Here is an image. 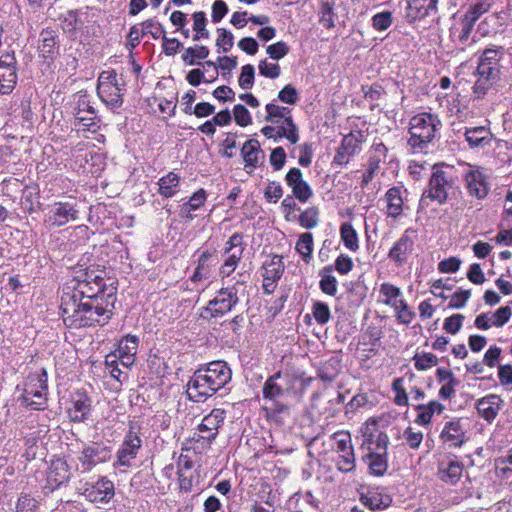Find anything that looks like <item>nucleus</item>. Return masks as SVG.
Instances as JSON below:
<instances>
[{
	"instance_id": "5701e85b",
	"label": "nucleus",
	"mask_w": 512,
	"mask_h": 512,
	"mask_svg": "<svg viewBox=\"0 0 512 512\" xmlns=\"http://www.w3.org/2000/svg\"><path fill=\"white\" fill-rule=\"evenodd\" d=\"M439 0H406L405 18L414 23L438 14Z\"/></svg>"
},
{
	"instance_id": "3c124183",
	"label": "nucleus",
	"mask_w": 512,
	"mask_h": 512,
	"mask_svg": "<svg viewBox=\"0 0 512 512\" xmlns=\"http://www.w3.org/2000/svg\"><path fill=\"white\" fill-rule=\"evenodd\" d=\"M340 236L343 244L349 250L355 252L358 250V235L350 223H343L340 227Z\"/></svg>"
},
{
	"instance_id": "2eb2a0df",
	"label": "nucleus",
	"mask_w": 512,
	"mask_h": 512,
	"mask_svg": "<svg viewBox=\"0 0 512 512\" xmlns=\"http://www.w3.org/2000/svg\"><path fill=\"white\" fill-rule=\"evenodd\" d=\"M77 459L81 471L89 472L97 465L111 459V448L103 443L93 442L83 446Z\"/></svg>"
},
{
	"instance_id": "864d4df0",
	"label": "nucleus",
	"mask_w": 512,
	"mask_h": 512,
	"mask_svg": "<svg viewBox=\"0 0 512 512\" xmlns=\"http://www.w3.org/2000/svg\"><path fill=\"white\" fill-rule=\"evenodd\" d=\"M504 49L503 47L499 46L496 48H487L483 51L482 55L479 58L480 64L487 65V66H495L497 68H500V60L503 57Z\"/></svg>"
},
{
	"instance_id": "49530a36",
	"label": "nucleus",
	"mask_w": 512,
	"mask_h": 512,
	"mask_svg": "<svg viewBox=\"0 0 512 512\" xmlns=\"http://www.w3.org/2000/svg\"><path fill=\"white\" fill-rule=\"evenodd\" d=\"M493 5L492 0H474L462 16V18L475 24L477 20L487 13Z\"/></svg>"
},
{
	"instance_id": "f03ea898",
	"label": "nucleus",
	"mask_w": 512,
	"mask_h": 512,
	"mask_svg": "<svg viewBox=\"0 0 512 512\" xmlns=\"http://www.w3.org/2000/svg\"><path fill=\"white\" fill-rule=\"evenodd\" d=\"M312 378L306 377L299 371H278L269 376L262 387L264 400L275 401L285 397L299 399L307 387L311 384Z\"/></svg>"
},
{
	"instance_id": "bf43d9fd",
	"label": "nucleus",
	"mask_w": 512,
	"mask_h": 512,
	"mask_svg": "<svg viewBox=\"0 0 512 512\" xmlns=\"http://www.w3.org/2000/svg\"><path fill=\"white\" fill-rule=\"evenodd\" d=\"M414 366L419 371L427 370L438 363V358L432 353H416L413 357Z\"/></svg>"
},
{
	"instance_id": "b1692460",
	"label": "nucleus",
	"mask_w": 512,
	"mask_h": 512,
	"mask_svg": "<svg viewBox=\"0 0 512 512\" xmlns=\"http://www.w3.org/2000/svg\"><path fill=\"white\" fill-rule=\"evenodd\" d=\"M440 440L447 448H460L466 443V431L459 418L447 421L440 433Z\"/></svg>"
},
{
	"instance_id": "6e6d98bb",
	"label": "nucleus",
	"mask_w": 512,
	"mask_h": 512,
	"mask_svg": "<svg viewBox=\"0 0 512 512\" xmlns=\"http://www.w3.org/2000/svg\"><path fill=\"white\" fill-rule=\"evenodd\" d=\"M206 14L203 11H198L193 14V30L196 34L193 37L194 41H199L201 38H209V31L206 29Z\"/></svg>"
},
{
	"instance_id": "412c9836",
	"label": "nucleus",
	"mask_w": 512,
	"mask_h": 512,
	"mask_svg": "<svg viewBox=\"0 0 512 512\" xmlns=\"http://www.w3.org/2000/svg\"><path fill=\"white\" fill-rule=\"evenodd\" d=\"M80 296L78 292H64L61 298L60 310L62 312V320H86V316L79 315L81 312H91L92 304L79 302Z\"/></svg>"
},
{
	"instance_id": "6ab92c4d",
	"label": "nucleus",
	"mask_w": 512,
	"mask_h": 512,
	"mask_svg": "<svg viewBox=\"0 0 512 512\" xmlns=\"http://www.w3.org/2000/svg\"><path fill=\"white\" fill-rule=\"evenodd\" d=\"M261 270V275L263 277V291L265 294L270 295L275 291L277 287V282L280 280L285 270V265L282 256H269L263 262Z\"/></svg>"
},
{
	"instance_id": "bb28decb",
	"label": "nucleus",
	"mask_w": 512,
	"mask_h": 512,
	"mask_svg": "<svg viewBox=\"0 0 512 512\" xmlns=\"http://www.w3.org/2000/svg\"><path fill=\"white\" fill-rule=\"evenodd\" d=\"M261 132L265 137L273 139L275 142L286 138L291 144H296L300 139L297 125L289 118L286 120V125L264 126Z\"/></svg>"
},
{
	"instance_id": "58836bf2",
	"label": "nucleus",
	"mask_w": 512,
	"mask_h": 512,
	"mask_svg": "<svg viewBox=\"0 0 512 512\" xmlns=\"http://www.w3.org/2000/svg\"><path fill=\"white\" fill-rule=\"evenodd\" d=\"M464 136L470 148H484L491 143V132L485 126L465 128Z\"/></svg>"
},
{
	"instance_id": "39448f33",
	"label": "nucleus",
	"mask_w": 512,
	"mask_h": 512,
	"mask_svg": "<svg viewBox=\"0 0 512 512\" xmlns=\"http://www.w3.org/2000/svg\"><path fill=\"white\" fill-rule=\"evenodd\" d=\"M362 436L361 449L367 451L362 460L367 464L370 474L383 476L388 469V435L384 432L375 434L366 427Z\"/></svg>"
},
{
	"instance_id": "69168bd1",
	"label": "nucleus",
	"mask_w": 512,
	"mask_h": 512,
	"mask_svg": "<svg viewBox=\"0 0 512 512\" xmlns=\"http://www.w3.org/2000/svg\"><path fill=\"white\" fill-rule=\"evenodd\" d=\"M392 24V13L390 11H383L375 14L372 17V27L377 31H385Z\"/></svg>"
},
{
	"instance_id": "79ce46f5",
	"label": "nucleus",
	"mask_w": 512,
	"mask_h": 512,
	"mask_svg": "<svg viewBox=\"0 0 512 512\" xmlns=\"http://www.w3.org/2000/svg\"><path fill=\"white\" fill-rule=\"evenodd\" d=\"M214 256L215 251L210 250H206L200 254L198 258L197 267L195 268V271L191 276V281L200 282L202 280H207L211 277L212 265L210 261Z\"/></svg>"
},
{
	"instance_id": "dca6fc26",
	"label": "nucleus",
	"mask_w": 512,
	"mask_h": 512,
	"mask_svg": "<svg viewBox=\"0 0 512 512\" xmlns=\"http://www.w3.org/2000/svg\"><path fill=\"white\" fill-rule=\"evenodd\" d=\"M416 238L417 231L413 228H407L390 248L388 258L398 267L406 264L414 251Z\"/></svg>"
},
{
	"instance_id": "13d9d810",
	"label": "nucleus",
	"mask_w": 512,
	"mask_h": 512,
	"mask_svg": "<svg viewBox=\"0 0 512 512\" xmlns=\"http://www.w3.org/2000/svg\"><path fill=\"white\" fill-rule=\"evenodd\" d=\"M299 223L305 229L315 228L319 223V210L312 206L301 212L299 215Z\"/></svg>"
},
{
	"instance_id": "603ef678",
	"label": "nucleus",
	"mask_w": 512,
	"mask_h": 512,
	"mask_svg": "<svg viewBox=\"0 0 512 512\" xmlns=\"http://www.w3.org/2000/svg\"><path fill=\"white\" fill-rule=\"evenodd\" d=\"M331 272L332 266H326L320 272V288L325 294L334 296L337 292V280L334 276L329 274Z\"/></svg>"
},
{
	"instance_id": "c85d7f7f",
	"label": "nucleus",
	"mask_w": 512,
	"mask_h": 512,
	"mask_svg": "<svg viewBox=\"0 0 512 512\" xmlns=\"http://www.w3.org/2000/svg\"><path fill=\"white\" fill-rule=\"evenodd\" d=\"M92 401L90 397L84 393L77 391L68 408V416L72 422L81 423L86 421L91 414Z\"/></svg>"
},
{
	"instance_id": "cd10ccee",
	"label": "nucleus",
	"mask_w": 512,
	"mask_h": 512,
	"mask_svg": "<svg viewBox=\"0 0 512 512\" xmlns=\"http://www.w3.org/2000/svg\"><path fill=\"white\" fill-rule=\"evenodd\" d=\"M241 156L245 162L244 169L249 174L263 164L265 157L260 143L256 139H249L243 144Z\"/></svg>"
},
{
	"instance_id": "72a5a7b5",
	"label": "nucleus",
	"mask_w": 512,
	"mask_h": 512,
	"mask_svg": "<svg viewBox=\"0 0 512 512\" xmlns=\"http://www.w3.org/2000/svg\"><path fill=\"white\" fill-rule=\"evenodd\" d=\"M503 404V400L496 394L487 395L479 399L476 408L479 415L487 422H492L498 415Z\"/></svg>"
},
{
	"instance_id": "de8ad7c7",
	"label": "nucleus",
	"mask_w": 512,
	"mask_h": 512,
	"mask_svg": "<svg viewBox=\"0 0 512 512\" xmlns=\"http://www.w3.org/2000/svg\"><path fill=\"white\" fill-rule=\"evenodd\" d=\"M335 0H321L319 7V22L327 29L335 27Z\"/></svg>"
},
{
	"instance_id": "f3484780",
	"label": "nucleus",
	"mask_w": 512,
	"mask_h": 512,
	"mask_svg": "<svg viewBox=\"0 0 512 512\" xmlns=\"http://www.w3.org/2000/svg\"><path fill=\"white\" fill-rule=\"evenodd\" d=\"M379 292L383 297L382 302L393 307L397 320H410L415 316V312L402 299V293L398 287L390 283H383Z\"/></svg>"
},
{
	"instance_id": "e2e57ef3",
	"label": "nucleus",
	"mask_w": 512,
	"mask_h": 512,
	"mask_svg": "<svg viewBox=\"0 0 512 512\" xmlns=\"http://www.w3.org/2000/svg\"><path fill=\"white\" fill-rule=\"evenodd\" d=\"M218 38L216 40V46L222 50V52H228L234 44L233 34L225 28L217 29Z\"/></svg>"
},
{
	"instance_id": "c9c22d12",
	"label": "nucleus",
	"mask_w": 512,
	"mask_h": 512,
	"mask_svg": "<svg viewBox=\"0 0 512 512\" xmlns=\"http://www.w3.org/2000/svg\"><path fill=\"white\" fill-rule=\"evenodd\" d=\"M477 73L479 77L474 84V92L477 94H485L492 83L499 78L500 68L478 63Z\"/></svg>"
},
{
	"instance_id": "2f4dec72",
	"label": "nucleus",
	"mask_w": 512,
	"mask_h": 512,
	"mask_svg": "<svg viewBox=\"0 0 512 512\" xmlns=\"http://www.w3.org/2000/svg\"><path fill=\"white\" fill-rule=\"evenodd\" d=\"M105 279V271L89 267L85 270H80L78 275L71 281V286L67 288H73L78 293H86L89 291V285L94 282L103 281Z\"/></svg>"
},
{
	"instance_id": "052dcab7",
	"label": "nucleus",
	"mask_w": 512,
	"mask_h": 512,
	"mask_svg": "<svg viewBox=\"0 0 512 512\" xmlns=\"http://www.w3.org/2000/svg\"><path fill=\"white\" fill-rule=\"evenodd\" d=\"M495 470L500 477H508L512 473V448L506 455L495 459Z\"/></svg>"
},
{
	"instance_id": "7ed1b4c3",
	"label": "nucleus",
	"mask_w": 512,
	"mask_h": 512,
	"mask_svg": "<svg viewBox=\"0 0 512 512\" xmlns=\"http://www.w3.org/2000/svg\"><path fill=\"white\" fill-rule=\"evenodd\" d=\"M455 191L461 194L453 167L445 163H437L432 168L428 186L420 198V205L428 206L427 200L444 205L450 194Z\"/></svg>"
},
{
	"instance_id": "338daca9",
	"label": "nucleus",
	"mask_w": 512,
	"mask_h": 512,
	"mask_svg": "<svg viewBox=\"0 0 512 512\" xmlns=\"http://www.w3.org/2000/svg\"><path fill=\"white\" fill-rule=\"evenodd\" d=\"M259 73L267 78L276 79L281 74V68L277 63L268 62L267 59L261 60L258 65Z\"/></svg>"
},
{
	"instance_id": "4c0bfd02",
	"label": "nucleus",
	"mask_w": 512,
	"mask_h": 512,
	"mask_svg": "<svg viewBox=\"0 0 512 512\" xmlns=\"http://www.w3.org/2000/svg\"><path fill=\"white\" fill-rule=\"evenodd\" d=\"M414 409L418 411L415 423L425 426L431 423L434 414H442L445 406L437 400H432L427 404H415Z\"/></svg>"
},
{
	"instance_id": "a211bd4d",
	"label": "nucleus",
	"mask_w": 512,
	"mask_h": 512,
	"mask_svg": "<svg viewBox=\"0 0 512 512\" xmlns=\"http://www.w3.org/2000/svg\"><path fill=\"white\" fill-rule=\"evenodd\" d=\"M78 491L93 503H107L115 494L114 483L106 477L94 483H83L78 487Z\"/></svg>"
},
{
	"instance_id": "ea45409f",
	"label": "nucleus",
	"mask_w": 512,
	"mask_h": 512,
	"mask_svg": "<svg viewBox=\"0 0 512 512\" xmlns=\"http://www.w3.org/2000/svg\"><path fill=\"white\" fill-rule=\"evenodd\" d=\"M361 503L372 511L383 510L390 506L392 499L378 489L368 490L360 496Z\"/></svg>"
},
{
	"instance_id": "774afa93",
	"label": "nucleus",
	"mask_w": 512,
	"mask_h": 512,
	"mask_svg": "<svg viewBox=\"0 0 512 512\" xmlns=\"http://www.w3.org/2000/svg\"><path fill=\"white\" fill-rule=\"evenodd\" d=\"M38 502L29 494H21L16 503L15 512H35Z\"/></svg>"
},
{
	"instance_id": "c756f323",
	"label": "nucleus",
	"mask_w": 512,
	"mask_h": 512,
	"mask_svg": "<svg viewBox=\"0 0 512 512\" xmlns=\"http://www.w3.org/2000/svg\"><path fill=\"white\" fill-rule=\"evenodd\" d=\"M59 54V36L56 30L47 27L40 33L39 55L53 61Z\"/></svg>"
},
{
	"instance_id": "6e6552de",
	"label": "nucleus",
	"mask_w": 512,
	"mask_h": 512,
	"mask_svg": "<svg viewBox=\"0 0 512 512\" xmlns=\"http://www.w3.org/2000/svg\"><path fill=\"white\" fill-rule=\"evenodd\" d=\"M125 92L124 83H119L115 70L102 71L97 80V95L110 109H118L123 105Z\"/></svg>"
},
{
	"instance_id": "393cba45",
	"label": "nucleus",
	"mask_w": 512,
	"mask_h": 512,
	"mask_svg": "<svg viewBox=\"0 0 512 512\" xmlns=\"http://www.w3.org/2000/svg\"><path fill=\"white\" fill-rule=\"evenodd\" d=\"M142 447V440L137 433L130 430L124 437L123 443L117 451L114 466L130 467L131 461L137 457Z\"/></svg>"
},
{
	"instance_id": "9d476101",
	"label": "nucleus",
	"mask_w": 512,
	"mask_h": 512,
	"mask_svg": "<svg viewBox=\"0 0 512 512\" xmlns=\"http://www.w3.org/2000/svg\"><path fill=\"white\" fill-rule=\"evenodd\" d=\"M226 417L224 409L215 408L206 415L197 426L196 431L190 437L191 442L200 443L203 448H210L218 435L219 428L223 425Z\"/></svg>"
},
{
	"instance_id": "a19ab883",
	"label": "nucleus",
	"mask_w": 512,
	"mask_h": 512,
	"mask_svg": "<svg viewBox=\"0 0 512 512\" xmlns=\"http://www.w3.org/2000/svg\"><path fill=\"white\" fill-rule=\"evenodd\" d=\"M57 20L60 22L62 31L69 37H75L77 31L81 27V21L79 18V10L71 9L64 13H61Z\"/></svg>"
},
{
	"instance_id": "e433bc0d",
	"label": "nucleus",
	"mask_w": 512,
	"mask_h": 512,
	"mask_svg": "<svg viewBox=\"0 0 512 512\" xmlns=\"http://www.w3.org/2000/svg\"><path fill=\"white\" fill-rule=\"evenodd\" d=\"M70 471L66 461L62 458L52 459L47 472V479L50 483L60 486L70 479Z\"/></svg>"
},
{
	"instance_id": "a18cd8bd",
	"label": "nucleus",
	"mask_w": 512,
	"mask_h": 512,
	"mask_svg": "<svg viewBox=\"0 0 512 512\" xmlns=\"http://www.w3.org/2000/svg\"><path fill=\"white\" fill-rule=\"evenodd\" d=\"M207 194L204 189L196 191L187 202H185L180 210V215L184 218L192 220L194 216L190 213L201 208L206 202Z\"/></svg>"
},
{
	"instance_id": "a878e982",
	"label": "nucleus",
	"mask_w": 512,
	"mask_h": 512,
	"mask_svg": "<svg viewBox=\"0 0 512 512\" xmlns=\"http://www.w3.org/2000/svg\"><path fill=\"white\" fill-rule=\"evenodd\" d=\"M16 58L14 52L6 53L0 58V94L12 92L17 83Z\"/></svg>"
},
{
	"instance_id": "680f3d73",
	"label": "nucleus",
	"mask_w": 512,
	"mask_h": 512,
	"mask_svg": "<svg viewBox=\"0 0 512 512\" xmlns=\"http://www.w3.org/2000/svg\"><path fill=\"white\" fill-rule=\"evenodd\" d=\"M255 68L251 64H246L241 68V74L238 79L239 86L244 90H249L254 85Z\"/></svg>"
},
{
	"instance_id": "0eeeda50",
	"label": "nucleus",
	"mask_w": 512,
	"mask_h": 512,
	"mask_svg": "<svg viewBox=\"0 0 512 512\" xmlns=\"http://www.w3.org/2000/svg\"><path fill=\"white\" fill-rule=\"evenodd\" d=\"M89 288L90 292L78 293L80 300L83 298L89 299L87 303L92 304V309L97 316H105L110 319L113 314L117 288L113 286V283L107 284L106 279L90 284Z\"/></svg>"
},
{
	"instance_id": "ddd939ff",
	"label": "nucleus",
	"mask_w": 512,
	"mask_h": 512,
	"mask_svg": "<svg viewBox=\"0 0 512 512\" xmlns=\"http://www.w3.org/2000/svg\"><path fill=\"white\" fill-rule=\"evenodd\" d=\"M243 238L242 233H234L226 241L223 248V263L219 270L220 276L228 277L237 268L245 249Z\"/></svg>"
},
{
	"instance_id": "37998d69",
	"label": "nucleus",
	"mask_w": 512,
	"mask_h": 512,
	"mask_svg": "<svg viewBox=\"0 0 512 512\" xmlns=\"http://www.w3.org/2000/svg\"><path fill=\"white\" fill-rule=\"evenodd\" d=\"M180 176L175 172H169L158 180V193L164 198H171L179 192Z\"/></svg>"
},
{
	"instance_id": "c03bdc74",
	"label": "nucleus",
	"mask_w": 512,
	"mask_h": 512,
	"mask_svg": "<svg viewBox=\"0 0 512 512\" xmlns=\"http://www.w3.org/2000/svg\"><path fill=\"white\" fill-rule=\"evenodd\" d=\"M267 115L265 121L273 124L286 125L288 118L293 120L291 109L288 107L280 106L275 103H268L265 107Z\"/></svg>"
},
{
	"instance_id": "4468645a",
	"label": "nucleus",
	"mask_w": 512,
	"mask_h": 512,
	"mask_svg": "<svg viewBox=\"0 0 512 512\" xmlns=\"http://www.w3.org/2000/svg\"><path fill=\"white\" fill-rule=\"evenodd\" d=\"M79 217V210L75 201H57L48 206L44 222L50 228H59L70 221H76Z\"/></svg>"
},
{
	"instance_id": "aec40b11",
	"label": "nucleus",
	"mask_w": 512,
	"mask_h": 512,
	"mask_svg": "<svg viewBox=\"0 0 512 512\" xmlns=\"http://www.w3.org/2000/svg\"><path fill=\"white\" fill-rule=\"evenodd\" d=\"M238 302V296L235 291L230 289H221L217 296L211 300L202 314L204 319L209 317H222L229 312Z\"/></svg>"
},
{
	"instance_id": "f8f14e48",
	"label": "nucleus",
	"mask_w": 512,
	"mask_h": 512,
	"mask_svg": "<svg viewBox=\"0 0 512 512\" xmlns=\"http://www.w3.org/2000/svg\"><path fill=\"white\" fill-rule=\"evenodd\" d=\"M463 181L468 195L477 200H484L490 193L489 176L480 166L466 163Z\"/></svg>"
},
{
	"instance_id": "9b49d317",
	"label": "nucleus",
	"mask_w": 512,
	"mask_h": 512,
	"mask_svg": "<svg viewBox=\"0 0 512 512\" xmlns=\"http://www.w3.org/2000/svg\"><path fill=\"white\" fill-rule=\"evenodd\" d=\"M73 117L72 125L78 133H96L100 128L97 112L86 95L78 97Z\"/></svg>"
},
{
	"instance_id": "8fccbe9b",
	"label": "nucleus",
	"mask_w": 512,
	"mask_h": 512,
	"mask_svg": "<svg viewBox=\"0 0 512 512\" xmlns=\"http://www.w3.org/2000/svg\"><path fill=\"white\" fill-rule=\"evenodd\" d=\"M209 55L208 47L204 45H195L194 47H188L181 55V59L187 65H195L196 60H204Z\"/></svg>"
},
{
	"instance_id": "20e7f679",
	"label": "nucleus",
	"mask_w": 512,
	"mask_h": 512,
	"mask_svg": "<svg viewBox=\"0 0 512 512\" xmlns=\"http://www.w3.org/2000/svg\"><path fill=\"white\" fill-rule=\"evenodd\" d=\"M442 127L438 115L419 113L409 122L407 144L412 153H426Z\"/></svg>"
},
{
	"instance_id": "473e14b6",
	"label": "nucleus",
	"mask_w": 512,
	"mask_h": 512,
	"mask_svg": "<svg viewBox=\"0 0 512 512\" xmlns=\"http://www.w3.org/2000/svg\"><path fill=\"white\" fill-rule=\"evenodd\" d=\"M381 337L382 329L379 325L374 323H371L363 330L360 336L359 346H361L364 357L369 358L371 353H376L380 345Z\"/></svg>"
},
{
	"instance_id": "1a4fd4ad",
	"label": "nucleus",
	"mask_w": 512,
	"mask_h": 512,
	"mask_svg": "<svg viewBox=\"0 0 512 512\" xmlns=\"http://www.w3.org/2000/svg\"><path fill=\"white\" fill-rule=\"evenodd\" d=\"M330 445L335 453L333 461L338 471L349 473L356 468V459L351 434L348 431H337L330 436Z\"/></svg>"
},
{
	"instance_id": "0e129e2a",
	"label": "nucleus",
	"mask_w": 512,
	"mask_h": 512,
	"mask_svg": "<svg viewBox=\"0 0 512 512\" xmlns=\"http://www.w3.org/2000/svg\"><path fill=\"white\" fill-rule=\"evenodd\" d=\"M143 34H149L153 39H159L166 31L162 24L155 21L154 19H148L142 23Z\"/></svg>"
},
{
	"instance_id": "4d7b16f0",
	"label": "nucleus",
	"mask_w": 512,
	"mask_h": 512,
	"mask_svg": "<svg viewBox=\"0 0 512 512\" xmlns=\"http://www.w3.org/2000/svg\"><path fill=\"white\" fill-rule=\"evenodd\" d=\"M139 339L134 335H126L118 345L119 356H135L138 349Z\"/></svg>"
},
{
	"instance_id": "5fc2aeb1",
	"label": "nucleus",
	"mask_w": 512,
	"mask_h": 512,
	"mask_svg": "<svg viewBox=\"0 0 512 512\" xmlns=\"http://www.w3.org/2000/svg\"><path fill=\"white\" fill-rule=\"evenodd\" d=\"M270 402L271 406L267 408L268 417L276 422H283L284 418L290 414L289 405L280 400Z\"/></svg>"
},
{
	"instance_id": "f704fd0d",
	"label": "nucleus",
	"mask_w": 512,
	"mask_h": 512,
	"mask_svg": "<svg viewBox=\"0 0 512 512\" xmlns=\"http://www.w3.org/2000/svg\"><path fill=\"white\" fill-rule=\"evenodd\" d=\"M402 194V187L399 186H393L386 191L384 200L386 202L385 213L387 217L397 219L402 215L404 205Z\"/></svg>"
},
{
	"instance_id": "f257e3e1",
	"label": "nucleus",
	"mask_w": 512,
	"mask_h": 512,
	"mask_svg": "<svg viewBox=\"0 0 512 512\" xmlns=\"http://www.w3.org/2000/svg\"><path fill=\"white\" fill-rule=\"evenodd\" d=\"M232 379V370L225 361H212L198 368L187 383V396L194 402H204L224 388Z\"/></svg>"
},
{
	"instance_id": "423d86ee",
	"label": "nucleus",
	"mask_w": 512,
	"mask_h": 512,
	"mask_svg": "<svg viewBox=\"0 0 512 512\" xmlns=\"http://www.w3.org/2000/svg\"><path fill=\"white\" fill-rule=\"evenodd\" d=\"M48 384L47 372L41 368L30 373L22 388L20 400L23 405L32 410H45L47 408Z\"/></svg>"
},
{
	"instance_id": "7c9ffc66",
	"label": "nucleus",
	"mask_w": 512,
	"mask_h": 512,
	"mask_svg": "<svg viewBox=\"0 0 512 512\" xmlns=\"http://www.w3.org/2000/svg\"><path fill=\"white\" fill-rule=\"evenodd\" d=\"M462 472L463 464L455 456L446 457L438 462V476L448 484H456L460 480Z\"/></svg>"
},
{
	"instance_id": "4be33fe9",
	"label": "nucleus",
	"mask_w": 512,
	"mask_h": 512,
	"mask_svg": "<svg viewBox=\"0 0 512 512\" xmlns=\"http://www.w3.org/2000/svg\"><path fill=\"white\" fill-rule=\"evenodd\" d=\"M364 141V134L362 131H352L344 136L339 148L333 159V163L338 166H345L349 163L350 159L359 151V145Z\"/></svg>"
},
{
	"instance_id": "09e8293b",
	"label": "nucleus",
	"mask_w": 512,
	"mask_h": 512,
	"mask_svg": "<svg viewBox=\"0 0 512 512\" xmlns=\"http://www.w3.org/2000/svg\"><path fill=\"white\" fill-rule=\"evenodd\" d=\"M295 250L301 255L302 260L309 264L312 260L313 235L310 232L301 234L296 242Z\"/></svg>"
}]
</instances>
